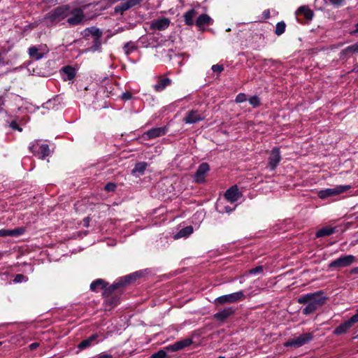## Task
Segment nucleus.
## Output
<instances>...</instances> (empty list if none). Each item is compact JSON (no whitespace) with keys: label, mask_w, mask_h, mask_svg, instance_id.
<instances>
[{"label":"nucleus","mask_w":358,"mask_h":358,"mask_svg":"<svg viewBox=\"0 0 358 358\" xmlns=\"http://www.w3.org/2000/svg\"><path fill=\"white\" fill-rule=\"evenodd\" d=\"M327 299L324 292L317 291L313 293H308L298 298L297 301L300 304H306L303 308L302 313L305 315L314 313L323 306Z\"/></svg>","instance_id":"f257e3e1"},{"label":"nucleus","mask_w":358,"mask_h":358,"mask_svg":"<svg viewBox=\"0 0 358 358\" xmlns=\"http://www.w3.org/2000/svg\"><path fill=\"white\" fill-rule=\"evenodd\" d=\"M69 12V5L58 6L45 15L43 22L48 27L55 25L66 19Z\"/></svg>","instance_id":"f03ea898"},{"label":"nucleus","mask_w":358,"mask_h":358,"mask_svg":"<svg viewBox=\"0 0 358 358\" xmlns=\"http://www.w3.org/2000/svg\"><path fill=\"white\" fill-rule=\"evenodd\" d=\"M86 6H83V8H75L71 7L69 5V13L68 17H66V22L71 27L78 25L82 24L85 20V16L84 15L83 9Z\"/></svg>","instance_id":"7ed1b4c3"},{"label":"nucleus","mask_w":358,"mask_h":358,"mask_svg":"<svg viewBox=\"0 0 358 358\" xmlns=\"http://www.w3.org/2000/svg\"><path fill=\"white\" fill-rule=\"evenodd\" d=\"M30 151L38 158L43 159L50 155V148L48 144L41 143L40 141H34L29 147Z\"/></svg>","instance_id":"20e7f679"},{"label":"nucleus","mask_w":358,"mask_h":358,"mask_svg":"<svg viewBox=\"0 0 358 358\" xmlns=\"http://www.w3.org/2000/svg\"><path fill=\"white\" fill-rule=\"evenodd\" d=\"M313 338V333H305L288 340L284 345L285 347L299 348L310 342Z\"/></svg>","instance_id":"39448f33"},{"label":"nucleus","mask_w":358,"mask_h":358,"mask_svg":"<svg viewBox=\"0 0 358 358\" xmlns=\"http://www.w3.org/2000/svg\"><path fill=\"white\" fill-rule=\"evenodd\" d=\"M351 188L350 185H336L331 188H327L324 189H322L318 192V196L324 199L328 197L334 196L338 195L343 192H345L349 190Z\"/></svg>","instance_id":"423d86ee"},{"label":"nucleus","mask_w":358,"mask_h":358,"mask_svg":"<svg viewBox=\"0 0 358 358\" xmlns=\"http://www.w3.org/2000/svg\"><path fill=\"white\" fill-rule=\"evenodd\" d=\"M245 294L243 291H238L234 293L223 295L215 299V303L223 305L225 303H231L243 301L245 299Z\"/></svg>","instance_id":"0eeeda50"},{"label":"nucleus","mask_w":358,"mask_h":358,"mask_svg":"<svg viewBox=\"0 0 358 358\" xmlns=\"http://www.w3.org/2000/svg\"><path fill=\"white\" fill-rule=\"evenodd\" d=\"M356 260L355 256L352 255H343L338 259L332 261L329 265V268H343L352 264Z\"/></svg>","instance_id":"6e6552de"},{"label":"nucleus","mask_w":358,"mask_h":358,"mask_svg":"<svg viewBox=\"0 0 358 358\" xmlns=\"http://www.w3.org/2000/svg\"><path fill=\"white\" fill-rule=\"evenodd\" d=\"M141 276V273L140 271H136L131 274L125 275L120 279H119L117 282L113 284L109 288V292H112L117 288L124 286L128 283H130L133 281H135L137 278Z\"/></svg>","instance_id":"1a4fd4ad"},{"label":"nucleus","mask_w":358,"mask_h":358,"mask_svg":"<svg viewBox=\"0 0 358 358\" xmlns=\"http://www.w3.org/2000/svg\"><path fill=\"white\" fill-rule=\"evenodd\" d=\"M48 52V47L43 44L38 46H31L28 50L29 57L36 60L42 59Z\"/></svg>","instance_id":"9d476101"},{"label":"nucleus","mask_w":358,"mask_h":358,"mask_svg":"<svg viewBox=\"0 0 358 358\" xmlns=\"http://www.w3.org/2000/svg\"><path fill=\"white\" fill-rule=\"evenodd\" d=\"M142 0H122V2L114 8V13L122 15L124 12L141 3Z\"/></svg>","instance_id":"9b49d317"},{"label":"nucleus","mask_w":358,"mask_h":358,"mask_svg":"<svg viewBox=\"0 0 358 358\" xmlns=\"http://www.w3.org/2000/svg\"><path fill=\"white\" fill-rule=\"evenodd\" d=\"M168 127H154L145 132L142 137L144 140L148 141L165 135L168 131Z\"/></svg>","instance_id":"f8f14e48"},{"label":"nucleus","mask_w":358,"mask_h":358,"mask_svg":"<svg viewBox=\"0 0 358 358\" xmlns=\"http://www.w3.org/2000/svg\"><path fill=\"white\" fill-rule=\"evenodd\" d=\"M281 160L280 151L278 147H274L268 157V166L271 171L275 169Z\"/></svg>","instance_id":"ddd939ff"},{"label":"nucleus","mask_w":358,"mask_h":358,"mask_svg":"<svg viewBox=\"0 0 358 358\" xmlns=\"http://www.w3.org/2000/svg\"><path fill=\"white\" fill-rule=\"evenodd\" d=\"M171 21L168 17H159L150 23V29L152 31H164L170 25Z\"/></svg>","instance_id":"4468645a"},{"label":"nucleus","mask_w":358,"mask_h":358,"mask_svg":"<svg viewBox=\"0 0 358 358\" xmlns=\"http://www.w3.org/2000/svg\"><path fill=\"white\" fill-rule=\"evenodd\" d=\"M192 343V338H185L178 341L173 344L169 345L165 348L168 351L177 352L189 346Z\"/></svg>","instance_id":"2eb2a0df"},{"label":"nucleus","mask_w":358,"mask_h":358,"mask_svg":"<svg viewBox=\"0 0 358 358\" xmlns=\"http://www.w3.org/2000/svg\"><path fill=\"white\" fill-rule=\"evenodd\" d=\"M192 343V338H185L178 341L173 344L169 345L165 348L168 351L177 352L189 346Z\"/></svg>","instance_id":"dca6fc26"},{"label":"nucleus","mask_w":358,"mask_h":358,"mask_svg":"<svg viewBox=\"0 0 358 358\" xmlns=\"http://www.w3.org/2000/svg\"><path fill=\"white\" fill-rule=\"evenodd\" d=\"M204 119V117L199 114L197 110H190L184 117L183 121L185 124H195L200 121H202Z\"/></svg>","instance_id":"f3484780"},{"label":"nucleus","mask_w":358,"mask_h":358,"mask_svg":"<svg viewBox=\"0 0 358 358\" xmlns=\"http://www.w3.org/2000/svg\"><path fill=\"white\" fill-rule=\"evenodd\" d=\"M241 196V193L239 192L238 187L235 186H232L229 189H227L224 194L225 199L231 202L234 203L237 201Z\"/></svg>","instance_id":"a211bd4d"},{"label":"nucleus","mask_w":358,"mask_h":358,"mask_svg":"<svg viewBox=\"0 0 358 358\" xmlns=\"http://www.w3.org/2000/svg\"><path fill=\"white\" fill-rule=\"evenodd\" d=\"M209 171V166L207 163H202L198 167L195 175L194 179L197 182H202L204 181L205 175Z\"/></svg>","instance_id":"6ab92c4d"},{"label":"nucleus","mask_w":358,"mask_h":358,"mask_svg":"<svg viewBox=\"0 0 358 358\" xmlns=\"http://www.w3.org/2000/svg\"><path fill=\"white\" fill-rule=\"evenodd\" d=\"M93 35L94 36L93 40V45L88 48V51L94 52L99 50L101 48V32L99 31V29H97L94 30Z\"/></svg>","instance_id":"aec40b11"},{"label":"nucleus","mask_w":358,"mask_h":358,"mask_svg":"<svg viewBox=\"0 0 358 358\" xmlns=\"http://www.w3.org/2000/svg\"><path fill=\"white\" fill-rule=\"evenodd\" d=\"M235 313V310L232 307L224 308L223 310L216 313L214 317L220 321H224L229 316Z\"/></svg>","instance_id":"412c9836"},{"label":"nucleus","mask_w":358,"mask_h":358,"mask_svg":"<svg viewBox=\"0 0 358 358\" xmlns=\"http://www.w3.org/2000/svg\"><path fill=\"white\" fill-rule=\"evenodd\" d=\"M213 22V20L207 14H201L200 15L196 20V25L201 29L204 26L212 24Z\"/></svg>","instance_id":"4be33fe9"},{"label":"nucleus","mask_w":358,"mask_h":358,"mask_svg":"<svg viewBox=\"0 0 358 358\" xmlns=\"http://www.w3.org/2000/svg\"><path fill=\"white\" fill-rule=\"evenodd\" d=\"M353 322L351 321V319H349L347 321H345L342 324H341L338 327H337L334 331V334L335 335H341L346 333L353 325Z\"/></svg>","instance_id":"5701e85b"},{"label":"nucleus","mask_w":358,"mask_h":358,"mask_svg":"<svg viewBox=\"0 0 358 358\" xmlns=\"http://www.w3.org/2000/svg\"><path fill=\"white\" fill-rule=\"evenodd\" d=\"M24 230L22 228H17L14 229H0V237L6 236H18L23 234Z\"/></svg>","instance_id":"b1692460"},{"label":"nucleus","mask_w":358,"mask_h":358,"mask_svg":"<svg viewBox=\"0 0 358 358\" xmlns=\"http://www.w3.org/2000/svg\"><path fill=\"white\" fill-rule=\"evenodd\" d=\"M171 84V79L168 78H161L159 79L158 82L153 86V88L156 92H162Z\"/></svg>","instance_id":"393cba45"},{"label":"nucleus","mask_w":358,"mask_h":358,"mask_svg":"<svg viewBox=\"0 0 358 358\" xmlns=\"http://www.w3.org/2000/svg\"><path fill=\"white\" fill-rule=\"evenodd\" d=\"M62 73L64 74V80H71L76 76V69L71 66L63 67Z\"/></svg>","instance_id":"a878e982"},{"label":"nucleus","mask_w":358,"mask_h":358,"mask_svg":"<svg viewBox=\"0 0 358 358\" xmlns=\"http://www.w3.org/2000/svg\"><path fill=\"white\" fill-rule=\"evenodd\" d=\"M147 166L148 164L146 162H139L136 164L132 170V174L136 177L143 175Z\"/></svg>","instance_id":"bb28decb"},{"label":"nucleus","mask_w":358,"mask_h":358,"mask_svg":"<svg viewBox=\"0 0 358 358\" xmlns=\"http://www.w3.org/2000/svg\"><path fill=\"white\" fill-rule=\"evenodd\" d=\"M193 233V227L192 226L185 227L174 235L175 239H178L181 238H187L190 236Z\"/></svg>","instance_id":"cd10ccee"},{"label":"nucleus","mask_w":358,"mask_h":358,"mask_svg":"<svg viewBox=\"0 0 358 358\" xmlns=\"http://www.w3.org/2000/svg\"><path fill=\"white\" fill-rule=\"evenodd\" d=\"M107 285L108 284L103 279L99 278L94 280L90 284V289L92 292H98V290L100 289L106 288Z\"/></svg>","instance_id":"c85d7f7f"},{"label":"nucleus","mask_w":358,"mask_h":358,"mask_svg":"<svg viewBox=\"0 0 358 358\" xmlns=\"http://www.w3.org/2000/svg\"><path fill=\"white\" fill-rule=\"evenodd\" d=\"M336 232V229L331 227H326L319 229L315 236L317 238H321L327 236H330Z\"/></svg>","instance_id":"c756f323"},{"label":"nucleus","mask_w":358,"mask_h":358,"mask_svg":"<svg viewBox=\"0 0 358 358\" xmlns=\"http://www.w3.org/2000/svg\"><path fill=\"white\" fill-rule=\"evenodd\" d=\"M296 13L303 15L307 20H312L313 17V12L308 7L305 6L299 7Z\"/></svg>","instance_id":"7c9ffc66"},{"label":"nucleus","mask_w":358,"mask_h":358,"mask_svg":"<svg viewBox=\"0 0 358 358\" xmlns=\"http://www.w3.org/2000/svg\"><path fill=\"white\" fill-rule=\"evenodd\" d=\"M196 12L194 9H191L187 11L184 14V20L185 24L188 26H192L194 24V17L196 15Z\"/></svg>","instance_id":"2f4dec72"},{"label":"nucleus","mask_w":358,"mask_h":358,"mask_svg":"<svg viewBox=\"0 0 358 358\" xmlns=\"http://www.w3.org/2000/svg\"><path fill=\"white\" fill-rule=\"evenodd\" d=\"M358 53V43L347 47L341 52V58H344L349 54Z\"/></svg>","instance_id":"473e14b6"},{"label":"nucleus","mask_w":358,"mask_h":358,"mask_svg":"<svg viewBox=\"0 0 358 358\" xmlns=\"http://www.w3.org/2000/svg\"><path fill=\"white\" fill-rule=\"evenodd\" d=\"M59 103L56 98L50 99L47 102L43 104V108L48 110H57L58 109Z\"/></svg>","instance_id":"72a5a7b5"},{"label":"nucleus","mask_w":358,"mask_h":358,"mask_svg":"<svg viewBox=\"0 0 358 358\" xmlns=\"http://www.w3.org/2000/svg\"><path fill=\"white\" fill-rule=\"evenodd\" d=\"M96 338V335H92L87 339L83 340L78 345V348L80 350L85 349L86 348L91 345L92 341H94Z\"/></svg>","instance_id":"f704fd0d"},{"label":"nucleus","mask_w":358,"mask_h":358,"mask_svg":"<svg viewBox=\"0 0 358 358\" xmlns=\"http://www.w3.org/2000/svg\"><path fill=\"white\" fill-rule=\"evenodd\" d=\"M285 27H286V25L284 22L281 21V22H278L275 26V34L278 36H280L281 34H282L285 31Z\"/></svg>","instance_id":"c9c22d12"},{"label":"nucleus","mask_w":358,"mask_h":358,"mask_svg":"<svg viewBox=\"0 0 358 358\" xmlns=\"http://www.w3.org/2000/svg\"><path fill=\"white\" fill-rule=\"evenodd\" d=\"M136 48V45L133 42H128L124 45V50L127 55L133 52Z\"/></svg>","instance_id":"e433bc0d"},{"label":"nucleus","mask_w":358,"mask_h":358,"mask_svg":"<svg viewBox=\"0 0 358 358\" xmlns=\"http://www.w3.org/2000/svg\"><path fill=\"white\" fill-rule=\"evenodd\" d=\"M151 358H169L165 350H161L151 355Z\"/></svg>","instance_id":"4c0bfd02"},{"label":"nucleus","mask_w":358,"mask_h":358,"mask_svg":"<svg viewBox=\"0 0 358 358\" xmlns=\"http://www.w3.org/2000/svg\"><path fill=\"white\" fill-rule=\"evenodd\" d=\"M28 280V278L22 274H17L13 279V282L15 283H20L23 282H27Z\"/></svg>","instance_id":"58836bf2"},{"label":"nucleus","mask_w":358,"mask_h":358,"mask_svg":"<svg viewBox=\"0 0 358 358\" xmlns=\"http://www.w3.org/2000/svg\"><path fill=\"white\" fill-rule=\"evenodd\" d=\"M249 103L254 107H257L260 105V100L257 96H252L249 99Z\"/></svg>","instance_id":"ea45409f"},{"label":"nucleus","mask_w":358,"mask_h":358,"mask_svg":"<svg viewBox=\"0 0 358 358\" xmlns=\"http://www.w3.org/2000/svg\"><path fill=\"white\" fill-rule=\"evenodd\" d=\"M264 271V268H263V266H258L254 268H252L250 270L248 271V273L249 274H251V275H257V274H259V273H262Z\"/></svg>","instance_id":"a19ab883"},{"label":"nucleus","mask_w":358,"mask_h":358,"mask_svg":"<svg viewBox=\"0 0 358 358\" xmlns=\"http://www.w3.org/2000/svg\"><path fill=\"white\" fill-rule=\"evenodd\" d=\"M326 3H329L335 7L341 6L344 0H324Z\"/></svg>","instance_id":"79ce46f5"},{"label":"nucleus","mask_w":358,"mask_h":358,"mask_svg":"<svg viewBox=\"0 0 358 358\" xmlns=\"http://www.w3.org/2000/svg\"><path fill=\"white\" fill-rule=\"evenodd\" d=\"M222 203H219L217 204V210L220 212V213H224V212H226V213H230L231 211H233L234 210V208H231L228 206H223L224 209L222 208Z\"/></svg>","instance_id":"37998d69"},{"label":"nucleus","mask_w":358,"mask_h":358,"mask_svg":"<svg viewBox=\"0 0 358 358\" xmlns=\"http://www.w3.org/2000/svg\"><path fill=\"white\" fill-rule=\"evenodd\" d=\"M247 100V96L244 93H239L236 97V103H243Z\"/></svg>","instance_id":"c03bdc74"},{"label":"nucleus","mask_w":358,"mask_h":358,"mask_svg":"<svg viewBox=\"0 0 358 358\" xmlns=\"http://www.w3.org/2000/svg\"><path fill=\"white\" fill-rule=\"evenodd\" d=\"M116 188V185L113 182H108L105 186V190L107 192H113Z\"/></svg>","instance_id":"a18cd8bd"},{"label":"nucleus","mask_w":358,"mask_h":358,"mask_svg":"<svg viewBox=\"0 0 358 358\" xmlns=\"http://www.w3.org/2000/svg\"><path fill=\"white\" fill-rule=\"evenodd\" d=\"M211 69L213 70V72L220 73L224 70V67L222 65L214 64L212 66Z\"/></svg>","instance_id":"49530a36"},{"label":"nucleus","mask_w":358,"mask_h":358,"mask_svg":"<svg viewBox=\"0 0 358 358\" xmlns=\"http://www.w3.org/2000/svg\"><path fill=\"white\" fill-rule=\"evenodd\" d=\"M60 1L59 0H45L44 3L48 4L49 6H55L56 4L59 3Z\"/></svg>","instance_id":"de8ad7c7"},{"label":"nucleus","mask_w":358,"mask_h":358,"mask_svg":"<svg viewBox=\"0 0 358 358\" xmlns=\"http://www.w3.org/2000/svg\"><path fill=\"white\" fill-rule=\"evenodd\" d=\"M131 96H132L130 92H124L122 94V99L125 100V101L131 99Z\"/></svg>","instance_id":"09e8293b"},{"label":"nucleus","mask_w":358,"mask_h":358,"mask_svg":"<svg viewBox=\"0 0 358 358\" xmlns=\"http://www.w3.org/2000/svg\"><path fill=\"white\" fill-rule=\"evenodd\" d=\"M10 127L13 129H17L20 131H22V129L19 127V126L17 125V122H15V121H13L10 124Z\"/></svg>","instance_id":"8fccbe9b"},{"label":"nucleus","mask_w":358,"mask_h":358,"mask_svg":"<svg viewBox=\"0 0 358 358\" xmlns=\"http://www.w3.org/2000/svg\"><path fill=\"white\" fill-rule=\"evenodd\" d=\"M351 319V321L353 322V323H356V322H358V310H357V313L354 315L353 316H352L350 317Z\"/></svg>","instance_id":"3c124183"},{"label":"nucleus","mask_w":358,"mask_h":358,"mask_svg":"<svg viewBox=\"0 0 358 358\" xmlns=\"http://www.w3.org/2000/svg\"><path fill=\"white\" fill-rule=\"evenodd\" d=\"M38 346H39L38 343H32L29 345V349L31 350H34L36 349Z\"/></svg>","instance_id":"603ef678"},{"label":"nucleus","mask_w":358,"mask_h":358,"mask_svg":"<svg viewBox=\"0 0 358 358\" xmlns=\"http://www.w3.org/2000/svg\"><path fill=\"white\" fill-rule=\"evenodd\" d=\"M96 358H113V356L109 354H101Z\"/></svg>","instance_id":"864d4df0"},{"label":"nucleus","mask_w":358,"mask_h":358,"mask_svg":"<svg viewBox=\"0 0 358 358\" xmlns=\"http://www.w3.org/2000/svg\"><path fill=\"white\" fill-rule=\"evenodd\" d=\"M263 15L265 18H268L270 17V11L269 10H266L263 13Z\"/></svg>","instance_id":"5fc2aeb1"},{"label":"nucleus","mask_w":358,"mask_h":358,"mask_svg":"<svg viewBox=\"0 0 358 358\" xmlns=\"http://www.w3.org/2000/svg\"><path fill=\"white\" fill-rule=\"evenodd\" d=\"M350 272L351 274H358V266L352 268Z\"/></svg>","instance_id":"6e6d98bb"},{"label":"nucleus","mask_w":358,"mask_h":358,"mask_svg":"<svg viewBox=\"0 0 358 358\" xmlns=\"http://www.w3.org/2000/svg\"><path fill=\"white\" fill-rule=\"evenodd\" d=\"M352 71H354V72H355L356 73H357V74H358V64H357V65H356V66L354 67V69H353Z\"/></svg>","instance_id":"4d7b16f0"},{"label":"nucleus","mask_w":358,"mask_h":358,"mask_svg":"<svg viewBox=\"0 0 358 358\" xmlns=\"http://www.w3.org/2000/svg\"><path fill=\"white\" fill-rule=\"evenodd\" d=\"M356 32H358V23L356 24V30H355Z\"/></svg>","instance_id":"13d9d810"},{"label":"nucleus","mask_w":358,"mask_h":358,"mask_svg":"<svg viewBox=\"0 0 358 358\" xmlns=\"http://www.w3.org/2000/svg\"><path fill=\"white\" fill-rule=\"evenodd\" d=\"M231 29L229 28L227 29V31H229Z\"/></svg>","instance_id":"bf43d9fd"},{"label":"nucleus","mask_w":358,"mask_h":358,"mask_svg":"<svg viewBox=\"0 0 358 358\" xmlns=\"http://www.w3.org/2000/svg\"><path fill=\"white\" fill-rule=\"evenodd\" d=\"M217 358H224V357L220 356V357H217Z\"/></svg>","instance_id":"052dcab7"},{"label":"nucleus","mask_w":358,"mask_h":358,"mask_svg":"<svg viewBox=\"0 0 358 358\" xmlns=\"http://www.w3.org/2000/svg\"><path fill=\"white\" fill-rule=\"evenodd\" d=\"M1 345V342H0V345Z\"/></svg>","instance_id":"680f3d73"},{"label":"nucleus","mask_w":358,"mask_h":358,"mask_svg":"<svg viewBox=\"0 0 358 358\" xmlns=\"http://www.w3.org/2000/svg\"><path fill=\"white\" fill-rule=\"evenodd\" d=\"M149 358H151V357H149Z\"/></svg>","instance_id":"e2e57ef3"}]
</instances>
